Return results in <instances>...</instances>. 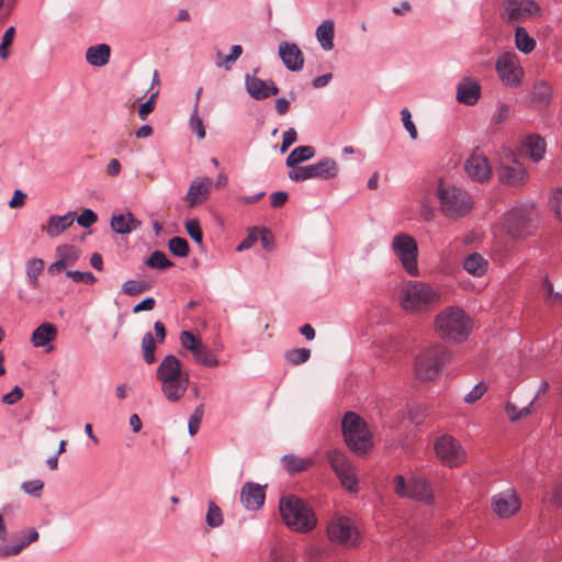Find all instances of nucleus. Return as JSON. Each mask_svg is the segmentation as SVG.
<instances>
[{
  "mask_svg": "<svg viewBox=\"0 0 562 562\" xmlns=\"http://www.w3.org/2000/svg\"><path fill=\"white\" fill-rule=\"evenodd\" d=\"M157 380L161 384V393L172 403L180 401L189 386V374L182 370L176 356H166L157 368Z\"/></svg>",
  "mask_w": 562,
  "mask_h": 562,
  "instance_id": "nucleus-1",
  "label": "nucleus"
},
{
  "mask_svg": "<svg viewBox=\"0 0 562 562\" xmlns=\"http://www.w3.org/2000/svg\"><path fill=\"white\" fill-rule=\"evenodd\" d=\"M441 294L422 281H407L398 293L400 306L407 313L422 314L440 302Z\"/></svg>",
  "mask_w": 562,
  "mask_h": 562,
  "instance_id": "nucleus-2",
  "label": "nucleus"
},
{
  "mask_svg": "<svg viewBox=\"0 0 562 562\" xmlns=\"http://www.w3.org/2000/svg\"><path fill=\"white\" fill-rule=\"evenodd\" d=\"M436 196L440 212L450 220L461 218L470 213L473 201L470 194L450 182L439 180Z\"/></svg>",
  "mask_w": 562,
  "mask_h": 562,
  "instance_id": "nucleus-3",
  "label": "nucleus"
},
{
  "mask_svg": "<svg viewBox=\"0 0 562 562\" xmlns=\"http://www.w3.org/2000/svg\"><path fill=\"white\" fill-rule=\"evenodd\" d=\"M435 329L443 339L462 341L470 335L472 322L463 310L451 306L436 316Z\"/></svg>",
  "mask_w": 562,
  "mask_h": 562,
  "instance_id": "nucleus-4",
  "label": "nucleus"
},
{
  "mask_svg": "<svg viewBox=\"0 0 562 562\" xmlns=\"http://www.w3.org/2000/svg\"><path fill=\"white\" fill-rule=\"evenodd\" d=\"M451 359L449 350L435 344L422 349L415 358L414 373L423 382L434 381L439 376L442 367Z\"/></svg>",
  "mask_w": 562,
  "mask_h": 562,
  "instance_id": "nucleus-5",
  "label": "nucleus"
},
{
  "mask_svg": "<svg viewBox=\"0 0 562 562\" xmlns=\"http://www.w3.org/2000/svg\"><path fill=\"white\" fill-rule=\"evenodd\" d=\"M538 227V213L533 204H521L510 210L504 217L503 229L515 240L526 239Z\"/></svg>",
  "mask_w": 562,
  "mask_h": 562,
  "instance_id": "nucleus-6",
  "label": "nucleus"
},
{
  "mask_svg": "<svg viewBox=\"0 0 562 562\" xmlns=\"http://www.w3.org/2000/svg\"><path fill=\"white\" fill-rule=\"evenodd\" d=\"M279 508L284 522L293 530L306 532L316 526L311 507L295 495L283 496Z\"/></svg>",
  "mask_w": 562,
  "mask_h": 562,
  "instance_id": "nucleus-7",
  "label": "nucleus"
},
{
  "mask_svg": "<svg viewBox=\"0 0 562 562\" xmlns=\"http://www.w3.org/2000/svg\"><path fill=\"white\" fill-rule=\"evenodd\" d=\"M341 428L347 446L358 456L367 454L373 447L372 435L366 422L356 413L345 414Z\"/></svg>",
  "mask_w": 562,
  "mask_h": 562,
  "instance_id": "nucleus-8",
  "label": "nucleus"
},
{
  "mask_svg": "<svg viewBox=\"0 0 562 562\" xmlns=\"http://www.w3.org/2000/svg\"><path fill=\"white\" fill-rule=\"evenodd\" d=\"M391 246L405 271L411 276H418V247L415 239L408 234L400 233L393 237Z\"/></svg>",
  "mask_w": 562,
  "mask_h": 562,
  "instance_id": "nucleus-9",
  "label": "nucleus"
},
{
  "mask_svg": "<svg viewBox=\"0 0 562 562\" xmlns=\"http://www.w3.org/2000/svg\"><path fill=\"white\" fill-rule=\"evenodd\" d=\"M434 449L440 462L448 468L465 463L467 452L460 441L450 435H442L435 441Z\"/></svg>",
  "mask_w": 562,
  "mask_h": 562,
  "instance_id": "nucleus-10",
  "label": "nucleus"
},
{
  "mask_svg": "<svg viewBox=\"0 0 562 562\" xmlns=\"http://www.w3.org/2000/svg\"><path fill=\"white\" fill-rule=\"evenodd\" d=\"M540 14V7L533 0H505L499 8V15L506 23H522Z\"/></svg>",
  "mask_w": 562,
  "mask_h": 562,
  "instance_id": "nucleus-11",
  "label": "nucleus"
},
{
  "mask_svg": "<svg viewBox=\"0 0 562 562\" xmlns=\"http://www.w3.org/2000/svg\"><path fill=\"white\" fill-rule=\"evenodd\" d=\"M327 533L331 542L345 548H353L359 544V531L351 518L345 516L333 518L328 524Z\"/></svg>",
  "mask_w": 562,
  "mask_h": 562,
  "instance_id": "nucleus-12",
  "label": "nucleus"
},
{
  "mask_svg": "<svg viewBox=\"0 0 562 562\" xmlns=\"http://www.w3.org/2000/svg\"><path fill=\"white\" fill-rule=\"evenodd\" d=\"M327 459L341 485L350 492L356 491L358 481L355 474V467L349 458L339 450H331L327 453Z\"/></svg>",
  "mask_w": 562,
  "mask_h": 562,
  "instance_id": "nucleus-13",
  "label": "nucleus"
},
{
  "mask_svg": "<svg viewBox=\"0 0 562 562\" xmlns=\"http://www.w3.org/2000/svg\"><path fill=\"white\" fill-rule=\"evenodd\" d=\"M498 177L503 183L513 187L522 186L528 180L526 168L510 153L502 159L498 169Z\"/></svg>",
  "mask_w": 562,
  "mask_h": 562,
  "instance_id": "nucleus-14",
  "label": "nucleus"
},
{
  "mask_svg": "<svg viewBox=\"0 0 562 562\" xmlns=\"http://www.w3.org/2000/svg\"><path fill=\"white\" fill-rule=\"evenodd\" d=\"M496 70L505 85L516 87L520 83L522 70L515 53L507 52L501 55L496 63Z\"/></svg>",
  "mask_w": 562,
  "mask_h": 562,
  "instance_id": "nucleus-15",
  "label": "nucleus"
},
{
  "mask_svg": "<svg viewBox=\"0 0 562 562\" xmlns=\"http://www.w3.org/2000/svg\"><path fill=\"white\" fill-rule=\"evenodd\" d=\"M491 506L499 518H509L520 509L521 502L516 491L509 488L494 495Z\"/></svg>",
  "mask_w": 562,
  "mask_h": 562,
  "instance_id": "nucleus-16",
  "label": "nucleus"
},
{
  "mask_svg": "<svg viewBox=\"0 0 562 562\" xmlns=\"http://www.w3.org/2000/svg\"><path fill=\"white\" fill-rule=\"evenodd\" d=\"M213 188V180L209 177H198L193 179L189 186L188 192L183 200L189 209L205 203Z\"/></svg>",
  "mask_w": 562,
  "mask_h": 562,
  "instance_id": "nucleus-17",
  "label": "nucleus"
},
{
  "mask_svg": "<svg viewBox=\"0 0 562 562\" xmlns=\"http://www.w3.org/2000/svg\"><path fill=\"white\" fill-rule=\"evenodd\" d=\"M464 169L471 179L479 182L490 179L492 175L488 159L479 150H474L467 159Z\"/></svg>",
  "mask_w": 562,
  "mask_h": 562,
  "instance_id": "nucleus-18",
  "label": "nucleus"
},
{
  "mask_svg": "<svg viewBox=\"0 0 562 562\" xmlns=\"http://www.w3.org/2000/svg\"><path fill=\"white\" fill-rule=\"evenodd\" d=\"M279 56L291 71H299L304 66L303 53L294 43L282 42L279 45Z\"/></svg>",
  "mask_w": 562,
  "mask_h": 562,
  "instance_id": "nucleus-19",
  "label": "nucleus"
},
{
  "mask_svg": "<svg viewBox=\"0 0 562 562\" xmlns=\"http://www.w3.org/2000/svg\"><path fill=\"white\" fill-rule=\"evenodd\" d=\"M481 95L479 81L464 77L457 87V100L465 105H474Z\"/></svg>",
  "mask_w": 562,
  "mask_h": 562,
  "instance_id": "nucleus-20",
  "label": "nucleus"
},
{
  "mask_svg": "<svg viewBox=\"0 0 562 562\" xmlns=\"http://www.w3.org/2000/svg\"><path fill=\"white\" fill-rule=\"evenodd\" d=\"M266 498L262 486L256 483H246L240 491V502L247 509L260 508Z\"/></svg>",
  "mask_w": 562,
  "mask_h": 562,
  "instance_id": "nucleus-21",
  "label": "nucleus"
},
{
  "mask_svg": "<svg viewBox=\"0 0 562 562\" xmlns=\"http://www.w3.org/2000/svg\"><path fill=\"white\" fill-rule=\"evenodd\" d=\"M246 88L248 93L256 100L267 99L279 92L278 87L272 81L268 82L249 75L246 77Z\"/></svg>",
  "mask_w": 562,
  "mask_h": 562,
  "instance_id": "nucleus-22",
  "label": "nucleus"
},
{
  "mask_svg": "<svg viewBox=\"0 0 562 562\" xmlns=\"http://www.w3.org/2000/svg\"><path fill=\"white\" fill-rule=\"evenodd\" d=\"M546 149V140L539 135H529L522 142V153L535 162L543 159Z\"/></svg>",
  "mask_w": 562,
  "mask_h": 562,
  "instance_id": "nucleus-23",
  "label": "nucleus"
},
{
  "mask_svg": "<svg viewBox=\"0 0 562 562\" xmlns=\"http://www.w3.org/2000/svg\"><path fill=\"white\" fill-rule=\"evenodd\" d=\"M313 179L329 180L337 177L338 164L335 159L326 157L311 165Z\"/></svg>",
  "mask_w": 562,
  "mask_h": 562,
  "instance_id": "nucleus-24",
  "label": "nucleus"
},
{
  "mask_svg": "<svg viewBox=\"0 0 562 562\" xmlns=\"http://www.w3.org/2000/svg\"><path fill=\"white\" fill-rule=\"evenodd\" d=\"M411 494L409 498L423 502L425 504H431L434 494L430 484L422 477H412L409 480Z\"/></svg>",
  "mask_w": 562,
  "mask_h": 562,
  "instance_id": "nucleus-25",
  "label": "nucleus"
},
{
  "mask_svg": "<svg viewBox=\"0 0 562 562\" xmlns=\"http://www.w3.org/2000/svg\"><path fill=\"white\" fill-rule=\"evenodd\" d=\"M140 221L128 213L114 214L111 220V227L119 234H128L140 226Z\"/></svg>",
  "mask_w": 562,
  "mask_h": 562,
  "instance_id": "nucleus-26",
  "label": "nucleus"
},
{
  "mask_svg": "<svg viewBox=\"0 0 562 562\" xmlns=\"http://www.w3.org/2000/svg\"><path fill=\"white\" fill-rule=\"evenodd\" d=\"M463 269L471 276L480 278L488 269V261L479 252L469 254L462 263Z\"/></svg>",
  "mask_w": 562,
  "mask_h": 562,
  "instance_id": "nucleus-27",
  "label": "nucleus"
},
{
  "mask_svg": "<svg viewBox=\"0 0 562 562\" xmlns=\"http://www.w3.org/2000/svg\"><path fill=\"white\" fill-rule=\"evenodd\" d=\"M57 327L52 323H43L32 334L31 341L34 347H44L56 338Z\"/></svg>",
  "mask_w": 562,
  "mask_h": 562,
  "instance_id": "nucleus-28",
  "label": "nucleus"
},
{
  "mask_svg": "<svg viewBox=\"0 0 562 562\" xmlns=\"http://www.w3.org/2000/svg\"><path fill=\"white\" fill-rule=\"evenodd\" d=\"M111 48L106 44H99L87 49V61L95 67H102L110 60Z\"/></svg>",
  "mask_w": 562,
  "mask_h": 562,
  "instance_id": "nucleus-29",
  "label": "nucleus"
},
{
  "mask_svg": "<svg viewBox=\"0 0 562 562\" xmlns=\"http://www.w3.org/2000/svg\"><path fill=\"white\" fill-rule=\"evenodd\" d=\"M334 31L335 24L331 20H326L316 29V38L325 50L334 48Z\"/></svg>",
  "mask_w": 562,
  "mask_h": 562,
  "instance_id": "nucleus-30",
  "label": "nucleus"
},
{
  "mask_svg": "<svg viewBox=\"0 0 562 562\" xmlns=\"http://www.w3.org/2000/svg\"><path fill=\"white\" fill-rule=\"evenodd\" d=\"M314 463L311 457L302 458L295 454H286L282 458V464L290 474L307 470Z\"/></svg>",
  "mask_w": 562,
  "mask_h": 562,
  "instance_id": "nucleus-31",
  "label": "nucleus"
},
{
  "mask_svg": "<svg viewBox=\"0 0 562 562\" xmlns=\"http://www.w3.org/2000/svg\"><path fill=\"white\" fill-rule=\"evenodd\" d=\"M315 155V149L312 146L304 145L294 148L286 157L285 164L290 168H294L296 165L310 160Z\"/></svg>",
  "mask_w": 562,
  "mask_h": 562,
  "instance_id": "nucleus-32",
  "label": "nucleus"
},
{
  "mask_svg": "<svg viewBox=\"0 0 562 562\" xmlns=\"http://www.w3.org/2000/svg\"><path fill=\"white\" fill-rule=\"evenodd\" d=\"M515 44L520 52L529 54L535 49L536 41L527 33L525 27L517 26L515 30Z\"/></svg>",
  "mask_w": 562,
  "mask_h": 562,
  "instance_id": "nucleus-33",
  "label": "nucleus"
},
{
  "mask_svg": "<svg viewBox=\"0 0 562 562\" xmlns=\"http://www.w3.org/2000/svg\"><path fill=\"white\" fill-rule=\"evenodd\" d=\"M191 353L198 363L205 367L215 368L218 364V359L203 342L198 345V348Z\"/></svg>",
  "mask_w": 562,
  "mask_h": 562,
  "instance_id": "nucleus-34",
  "label": "nucleus"
},
{
  "mask_svg": "<svg viewBox=\"0 0 562 562\" xmlns=\"http://www.w3.org/2000/svg\"><path fill=\"white\" fill-rule=\"evenodd\" d=\"M543 300L548 306H559L562 304V293L554 290L552 282L546 277L541 283Z\"/></svg>",
  "mask_w": 562,
  "mask_h": 562,
  "instance_id": "nucleus-35",
  "label": "nucleus"
},
{
  "mask_svg": "<svg viewBox=\"0 0 562 562\" xmlns=\"http://www.w3.org/2000/svg\"><path fill=\"white\" fill-rule=\"evenodd\" d=\"M70 212L63 216H52L47 224V234L49 236H57L68 227H70Z\"/></svg>",
  "mask_w": 562,
  "mask_h": 562,
  "instance_id": "nucleus-36",
  "label": "nucleus"
},
{
  "mask_svg": "<svg viewBox=\"0 0 562 562\" xmlns=\"http://www.w3.org/2000/svg\"><path fill=\"white\" fill-rule=\"evenodd\" d=\"M56 252L59 256V258L48 267V273L53 276L58 274L66 270L67 260L70 255V247L68 245L59 246L57 247Z\"/></svg>",
  "mask_w": 562,
  "mask_h": 562,
  "instance_id": "nucleus-37",
  "label": "nucleus"
},
{
  "mask_svg": "<svg viewBox=\"0 0 562 562\" xmlns=\"http://www.w3.org/2000/svg\"><path fill=\"white\" fill-rule=\"evenodd\" d=\"M157 340H155L151 333H146L142 339V353L143 359L147 364H153L156 361L155 350Z\"/></svg>",
  "mask_w": 562,
  "mask_h": 562,
  "instance_id": "nucleus-38",
  "label": "nucleus"
},
{
  "mask_svg": "<svg viewBox=\"0 0 562 562\" xmlns=\"http://www.w3.org/2000/svg\"><path fill=\"white\" fill-rule=\"evenodd\" d=\"M169 250L177 257L184 258L189 255L190 248L186 238L172 237L168 241Z\"/></svg>",
  "mask_w": 562,
  "mask_h": 562,
  "instance_id": "nucleus-39",
  "label": "nucleus"
},
{
  "mask_svg": "<svg viewBox=\"0 0 562 562\" xmlns=\"http://www.w3.org/2000/svg\"><path fill=\"white\" fill-rule=\"evenodd\" d=\"M146 265L150 268L164 270L172 267L173 262L167 258L165 252L156 250L146 260Z\"/></svg>",
  "mask_w": 562,
  "mask_h": 562,
  "instance_id": "nucleus-40",
  "label": "nucleus"
},
{
  "mask_svg": "<svg viewBox=\"0 0 562 562\" xmlns=\"http://www.w3.org/2000/svg\"><path fill=\"white\" fill-rule=\"evenodd\" d=\"M311 357V350L308 348L291 349L285 352V359L294 364L299 366L306 362Z\"/></svg>",
  "mask_w": 562,
  "mask_h": 562,
  "instance_id": "nucleus-41",
  "label": "nucleus"
},
{
  "mask_svg": "<svg viewBox=\"0 0 562 562\" xmlns=\"http://www.w3.org/2000/svg\"><path fill=\"white\" fill-rule=\"evenodd\" d=\"M535 400H536V397L530 402V404L528 406H525L519 411L513 403L507 402L505 409H506V413H507L509 419L512 422H516V420H519L521 418H526L527 416H529L531 414L530 406L533 404Z\"/></svg>",
  "mask_w": 562,
  "mask_h": 562,
  "instance_id": "nucleus-42",
  "label": "nucleus"
},
{
  "mask_svg": "<svg viewBox=\"0 0 562 562\" xmlns=\"http://www.w3.org/2000/svg\"><path fill=\"white\" fill-rule=\"evenodd\" d=\"M206 524L211 528L220 527L223 524V515L221 508L213 502L209 503V509L205 517Z\"/></svg>",
  "mask_w": 562,
  "mask_h": 562,
  "instance_id": "nucleus-43",
  "label": "nucleus"
},
{
  "mask_svg": "<svg viewBox=\"0 0 562 562\" xmlns=\"http://www.w3.org/2000/svg\"><path fill=\"white\" fill-rule=\"evenodd\" d=\"M149 284L144 281L127 280L123 283L122 290L126 295H138L149 289Z\"/></svg>",
  "mask_w": 562,
  "mask_h": 562,
  "instance_id": "nucleus-44",
  "label": "nucleus"
},
{
  "mask_svg": "<svg viewBox=\"0 0 562 562\" xmlns=\"http://www.w3.org/2000/svg\"><path fill=\"white\" fill-rule=\"evenodd\" d=\"M43 269H44V261L42 259L33 258L27 261L26 274H27L30 282L33 285H36L37 277L41 274Z\"/></svg>",
  "mask_w": 562,
  "mask_h": 562,
  "instance_id": "nucleus-45",
  "label": "nucleus"
},
{
  "mask_svg": "<svg viewBox=\"0 0 562 562\" xmlns=\"http://www.w3.org/2000/svg\"><path fill=\"white\" fill-rule=\"evenodd\" d=\"M186 231L188 235L199 245L202 244L203 240V232L198 218L188 220L184 224Z\"/></svg>",
  "mask_w": 562,
  "mask_h": 562,
  "instance_id": "nucleus-46",
  "label": "nucleus"
},
{
  "mask_svg": "<svg viewBox=\"0 0 562 562\" xmlns=\"http://www.w3.org/2000/svg\"><path fill=\"white\" fill-rule=\"evenodd\" d=\"M203 415H204V406H203V404H201L194 409L193 414L189 418L188 431H189L190 436H194L198 432L201 422H202V418H203Z\"/></svg>",
  "mask_w": 562,
  "mask_h": 562,
  "instance_id": "nucleus-47",
  "label": "nucleus"
},
{
  "mask_svg": "<svg viewBox=\"0 0 562 562\" xmlns=\"http://www.w3.org/2000/svg\"><path fill=\"white\" fill-rule=\"evenodd\" d=\"M549 204L554 216L562 222V188H558L552 192Z\"/></svg>",
  "mask_w": 562,
  "mask_h": 562,
  "instance_id": "nucleus-48",
  "label": "nucleus"
},
{
  "mask_svg": "<svg viewBox=\"0 0 562 562\" xmlns=\"http://www.w3.org/2000/svg\"><path fill=\"white\" fill-rule=\"evenodd\" d=\"M180 342L183 348L193 352L198 345L202 344V340L191 331L184 330L180 335Z\"/></svg>",
  "mask_w": 562,
  "mask_h": 562,
  "instance_id": "nucleus-49",
  "label": "nucleus"
},
{
  "mask_svg": "<svg viewBox=\"0 0 562 562\" xmlns=\"http://www.w3.org/2000/svg\"><path fill=\"white\" fill-rule=\"evenodd\" d=\"M393 488L397 496L409 498V494H411L409 481H406L404 479V476L396 475L393 479Z\"/></svg>",
  "mask_w": 562,
  "mask_h": 562,
  "instance_id": "nucleus-50",
  "label": "nucleus"
},
{
  "mask_svg": "<svg viewBox=\"0 0 562 562\" xmlns=\"http://www.w3.org/2000/svg\"><path fill=\"white\" fill-rule=\"evenodd\" d=\"M551 95V87L547 82H539L533 88V99L547 103Z\"/></svg>",
  "mask_w": 562,
  "mask_h": 562,
  "instance_id": "nucleus-51",
  "label": "nucleus"
},
{
  "mask_svg": "<svg viewBox=\"0 0 562 562\" xmlns=\"http://www.w3.org/2000/svg\"><path fill=\"white\" fill-rule=\"evenodd\" d=\"M43 487H44V482L42 480H31V481H25L22 483V486L21 488L23 490V492L25 494H29V495H32V496H35V497H40L41 496V493L43 491Z\"/></svg>",
  "mask_w": 562,
  "mask_h": 562,
  "instance_id": "nucleus-52",
  "label": "nucleus"
},
{
  "mask_svg": "<svg viewBox=\"0 0 562 562\" xmlns=\"http://www.w3.org/2000/svg\"><path fill=\"white\" fill-rule=\"evenodd\" d=\"M159 94V91H155L150 94L149 99L139 105L138 108V116L140 120L145 121L147 116L154 111L156 105V99Z\"/></svg>",
  "mask_w": 562,
  "mask_h": 562,
  "instance_id": "nucleus-53",
  "label": "nucleus"
},
{
  "mask_svg": "<svg viewBox=\"0 0 562 562\" xmlns=\"http://www.w3.org/2000/svg\"><path fill=\"white\" fill-rule=\"evenodd\" d=\"M289 178L292 181H296V182L304 181V180H307V179H313L311 165L303 166V167H297V168L294 167L289 172Z\"/></svg>",
  "mask_w": 562,
  "mask_h": 562,
  "instance_id": "nucleus-54",
  "label": "nucleus"
},
{
  "mask_svg": "<svg viewBox=\"0 0 562 562\" xmlns=\"http://www.w3.org/2000/svg\"><path fill=\"white\" fill-rule=\"evenodd\" d=\"M401 116H402L403 125H404L405 130L408 132L411 138L417 139L418 132H417V128H416L414 122L412 121V114L408 111V109H406V108L403 109L401 111Z\"/></svg>",
  "mask_w": 562,
  "mask_h": 562,
  "instance_id": "nucleus-55",
  "label": "nucleus"
},
{
  "mask_svg": "<svg viewBox=\"0 0 562 562\" xmlns=\"http://www.w3.org/2000/svg\"><path fill=\"white\" fill-rule=\"evenodd\" d=\"M190 128L196 134L200 139L205 137V128L202 119L198 115V110L193 111L190 119Z\"/></svg>",
  "mask_w": 562,
  "mask_h": 562,
  "instance_id": "nucleus-56",
  "label": "nucleus"
},
{
  "mask_svg": "<svg viewBox=\"0 0 562 562\" xmlns=\"http://www.w3.org/2000/svg\"><path fill=\"white\" fill-rule=\"evenodd\" d=\"M98 221V215L90 209H86L77 217V222L82 227H89Z\"/></svg>",
  "mask_w": 562,
  "mask_h": 562,
  "instance_id": "nucleus-57",
  "label": "nucleus"
},
{
  "mask_svg": "<svg viewBox=\"0 0 562 562\" xmlns=\"http://www.w3.org/2000/svg\"><path fill=\"white\" fill-rule=\"evenodd\" d=\"M297 139V133L293 127H290L283 133L282 144L280 147V151L284 154L291 145H293Z\"/></svg>",
  "mask_w": 562,
  "mask_h": 562,
  "instance_id": "nucleus-58",
  "label": "nucleus"
},
{
  "mask_svg": "<svg viewBox=\"0 0 562 562\" xmlns=\"http://www.w3.org/2000/svg\"><path fill=\"white\" fill-rule=\"evenodd\" d=\"M546 499L553 506L562 507V482L557 483Z\"/></svg>",
  "mask_w": 562,
  "mask_h": 562,
  "instance_id": "nucleus-59",
  "label": "nucleus"
},
{
  "mask_svg": "<svg viewBox=\"0 0 562 562\" xmlns=\"http://www.w3.org/2000/svg\"><path fill=\"white\" fill-rule=\"evenodd\" d=\"M23 395V390L20 386L15 385L11 392L2 396V403L7 405H14L15 403L22 400Z\"/></svg>",
  "mask_w": 562,
  "mask_h": 562,
  "instance_id": "nucleus-60",
  "label": "nucleus"
},
{
  "mask_svg": "<svg viewBox=\"0 0 562 562\" xmlns=\"http://www.w3.org/2000/svg\"><path fill=\"white\" fill-rule=\"evenodd\" d=\"M24 548H25V546L23 544V542L20 539H19L18 543L1 546L0 547V558H5V557H10V555H16Z\"/></svg>",
  "mask_w": 562,
  "mask_h": 562,
  "instance_id": "nucleus-61",
  "label": "nucleus"
},
{
  "mask_svg": "<svg viewBox=\"0 0 562 562\" xmlns=\"http://www.w3.org/2000/svg\"><path fill=\"white\" fill-rule=\"evenodd\" d=\"M486 392V386L483 383L476 384L464 397V401L469 404L479 401Z\"/></svg>",
  "mask_w": 562,
  "mask_h": 562,
  "instance_id": "nucleus-62",
  "label": "nucleus"
},
{
  "mask_svg": "<svg viewBox=\"0 0 562 562\" xmlns=\"http://www.w3.org/2000/svg\"><path fill=\"white\" fill-rule=\"evenodd\" d=\"M72 282H82L85 284H93L97 281V278L89 271L80 272L72 271Z\"/></svg>",
  "mask_w": 562,
  "mask_h": 562,
  "instance_id": "nucleus-63",
  "label": "nucleus"
},
{
  "mask_svg": "<svg viewBox=\"0 0 562 562\" xmlns=\"http://www.w3.org/2000/svg\"><path fill=\"white\" fill-rule=\"evenodd\" d=\"M257 240H258L257 229H252L249 232L247 237L237 246L236 250L237 251L247 250L250 247H252Z\"/></svg>",
  "mask_w": 562,
  "mask_h": 562,
  "instance_id": "nucleus-64",
  "label": "nucleus"
}]
</instances>
